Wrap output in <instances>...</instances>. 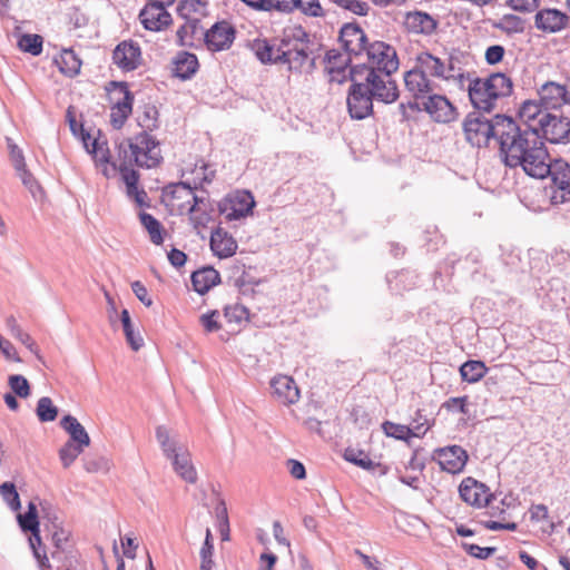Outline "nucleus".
<instances>
[{
	"label": "nucleus",
	"instance_id": "nucleus-22",
	"mask_svg": "<svg viewBox=\"0 0 570 570\" xmlns=\"http://www.w3.org/2000/svg\"><path fill=\"white\" fill-rule=\"evenodd\" d=\"M423 109L436 122L448 124L456 119V108L441 95H431L423 101Z\"/></svg>",
	"mask_w": 570,
	"mask_h": 570
},
{
	"label": "nucleus",
	"instance_id": "nucleus-43",
	"mask_svg": "<svg viewBox=\"0 0 570 570\" xmlns=\"http://www.w3.org/2000/svg\"><path fill=\"white\" fill-rule=\"evenodd\" d=\"M139 219L144 228L147 230L150 242L155 245H161L166 233L161 223L148 213H140Z\"/></svg>",
	"mask_w": 570,
	"mask_h": 570
},
{
	"label": "nucleus",
	"instance_id": "nucleus-62",
	"mask_svg": "<svg viewBox=\"0 0 570 570\" xmlns=\"http://www.w3.org/2000/svg\"><path fill=\"white\" fill-rule=\"evenodd\" d=\"M507 4L514 11L528 13L539 8L540 0H508Z\"/></svg>",
	"mask_w": 570,
	"mask_h": 570
},
{
	"label": "nucleus",
	"instance_id": "nucleus-20",
	"mask_svg": "<svg viewBox=\"0 0 570 570\" xmlns=\"http://www.w3.org/2000/svg\"><path fill=\"white\" fill-rule=\"evenodd\" d=\"M112 60L121 70H135L142 61L141 49L137 42L132 40H125L115 48L112 52Z\"/></svg>",
	"mask_w": 570,
	"mask_h": 570
},
{
	"label": "nucleus",
	"instance_id": "nucleus-48",
	"mask_svg": "<svg viewBox=\"0 0 570 570\" xmlns=\"http://www.w3.org/2000/svg\"><path fill=\"white\" fill-rule=\"evenodd\" d=\"M42 37L39 35H23L20 37L18 41V47L23 52L31 53L32 56H38L42 51Z\"/></svg>",
	"mask_w": 570,
	"mask_h": 570
},
{
	"label": "nucleus",
	"instance_id": "nucleus-26",
	"mask_svg": "<svg viewBox=\"0 0 570 570\" xmlns=\"http://www.w3.org/2000/svg\"><path fill=\"white\" fill-rule=\"evenodd\" d=\"M340 40L348 55L358 56L368 48L366 35L355 23H346L342 27Z\"/></svg>",
	"mask_w": 570,
	"mask_h": 570
},
{
	"label": "nucleus",
	"instance_id": "nucleus-55",
	"mask_svg": "<svg viewBox=\"0 0 570 570\" xmlns=\"http://www.w3.org/2000/svg\"><path fill=\"white\" fill-rule=\"evenodd\" d=\"M8 384L12 392L19 397L26 399L30 395V385L28 380L22 375L9 376Z\"/></svg>",
	"mask_w": 570,
	"mask_h": 570
},
{
	"label": "nucleus",
	"instance_id": "nucleus-63",
	"mask_svg": "<svg viewBox=\"0 0 570 570\" xmlns=\"http://www.w3.org/2000/svg\"><path fill=\"white\" fill-rule=\"evenodd\" d=\"M297 9H301L302 12L309 17H322L324 16V10L318 2V0H309V1H303L301 0V4Z\"/></svg>",
	"mask_w": 570,
	"mask_h": 570
},
{
	"label": "nucleus",
	"instance_id": "nucleus-18",
	"mask_svg": "<svg viewBox=\"0 0 570 570\" xmlns=\"http://www.w3.org/2000/svg\"><path fill=\"white\" fill-rule=\"evenodd\" d=\"M236 30L228 21L216 22L205 33V45L209 51H223L230 48Z\"/></svg>",
	"mask_w": 570,
	"mask_h": 570
},
{
	"label": "nucleus",
	"instance_id": "nucleus-57",
	"mask_svg": "<svg viewBox=\"0 0 570 570\" xmlns=\"http://www.w3.org/2000/svg\"><path fill=\"white\" fill-rule=\"evenodd\" d=\"M497 27L509 32H519L523 30L524 24L521 18L514 14H504Z\"/></svg>",
	"mask_w": 570,
	"mask_h": 570
},
{
	"label": "nucleus",
	"instance_id": "nucleus-14",
	"mask_svg": "<svg viewBox=\"0 0 570 570\" xmlns=\"http://www.w3.org/2000/svg\"><path fill=\"white\" fill-rule=\"evenodd\" d=\"M255 206L253 195L247 190H237L224 198L219 206L227 220H237L252 213Z\"/></svg>",
	"mask_w": 570,
	"mask_h": 570
},
{
	"label": "nucleus",
	"instance_id": "nucleus-19",
	"mask_svg": "<svg viewBox=\"0 0 570 570\" xmlns=\"http://www.w3.org/2000/svg\"><path fill=\"white\" fill-rule=\"evenodd\" d=\"M372 100L373 97L368 92V88L365 83L352 85L348 97L347 107L352 118L363 119L372 112Z\"/></svg>",
	"mask_w": 570,
	"mask_h": 570
},
{
	"label": "nucleus",
	"instance_id": "nucleus-53",
	"mask_svg": "<svg viewBox=\"0 0 570 570\" xmlns=\"http://www.w3.org/2000/svg\"><path fill=\"white\" fill-rule=\"evenodd\" d=\"M248 309L242 304L228 305L224 309V316L229 323H242L248 320Z\"/></svg>",
	"mask_w": 570,
	"mask_h": 570
},
{
	"label": "nucleus",
	"instance_id": "nucleus-8",
	"mask_svg": "<svg viewBox=\"0 0 570 570\" xmlns=\"http://www.w3.org/2000/svg\"><path fill=\"white\" fill-rule=\"evenodd\" d=\"M110 105V125L121 129L132 112L134 96L124 82H111L107 88Z\"/></svg>",
	"mask_w": 570,
	"mask_h": 570
},
{
	"label": "nucleus",
	"instance_id": "nucleus-41",
	"mask_svg": "<svg viewBox=\"0 0 570 570\" xmlns=\"http://www.w3.org/2000/svg\"><path fill=\"white\" fill-rule=\"evenodd\" d=\"M60 424L62 429L70 435V442L81 444L82 446L86 448L89 446V434L75 416H63Z\"/></svg>",
	"mask_w": 570,
	"mask_h": 570
},
{
	"label": "nucleus",
	"instance_id": "nucleus-23",
	"mask_svg": "<svg viewBox=\"0 0 570 570\" xmlns=\"http://www.w3.org/2000/svg\"><path fill=\"white\" fill-rule=\"evenodd\" d=\"M273 397L283 405H291L299 400V389L292 376L278 374L271 381Z\"/></svg>",
	"mask_w": 570,
	"mask_h": 570
},
{
	"label": "nucleus",
	"instance_id": "nucleus-51",
	"mask_svg": "<svg viewBox=\"0 0 570 570\" xmlns=\"http://www.w3.org/2000/svg\"><path fill=\"white\" fill-rule=\"evenodd\" d=\"M200 570H212L214 567V544H213V535L209 529L206 530L205 542L200 549Z\"/></svg>",
	"mask_w": 570,
	"mask_h": 570
},
{
	"label": "nucleus",
	"instance_id": "nucleus-58",
	"mask_svg": "<svg viewBox=\"0 0 570 570\" xmlns=\"http://www.w3.org/2000/svg\"><path fill=\"white\" fill-rule=\"evenodd\" d=\"M462 547L466 553L481 560L488 559L497 551L494 547L483 548L474 543H463Z\"/></svg>",
	"mask_w": 570,
	"mask_h": 570
},
{
	"label": "nucleus",
	"instance_id": "nucleus-44",
	"mask_svg": "<svg viewBox=\"0 0 570 570\" xmlns=\"http://www.w3.org/2000/svg\"><path fill=\"white\" fill-rule=\"evenodd\" d=\"M488 372L487 365L482 361H466L460 366V375L464 382L470 384L482 380Z\"/></svg>",
	"mask_w": 570,
	"mask_h": 570
},
{
	"label": "nucleus",
	"instance_id": "nucleus-49",
	"mask_svg": "<svg viewBox=\"0 0 570 570\" xmlns=\"http://www.w3.org/2000/svg\"><path fill=\"white\" fill-rule=\"evenodd\" d=\"M86 446L75 442H66V444L59 450V458L63 468H69L83 452Z\"/></svg>",
	"mask_w": 570,
	"mask_h": 570
},
{
	"label": "nucleus",
	"instance_id": "nucleus-64",
	"mask_svg": "<svg viewBox=\"0 0 570 570\" xmlns=\"http://www.w3.org/2000/svg\"><path fill=\"white\" fill-rule=\"evenodd\" d=\"M217 318H218V312L213 311L210 313L203 314L200 316L199 321L207 333H213V332H217L220 328V325H219Z\"/></svg>",
	"mask_w": 570,
	"mask_h": 570
},
{
	"label": "nucleus",
	"instance_id": "nucleus-47",
	"mask_svg": "<svg viewBox=\"0 0 570 570\" xmlns=\"http://www.w3.org/2000/svg\"><path fill=\"white\" fill-rule=\"evenodd\" d=\"M344 458L346 461L352 462L365 470H374L377 465L366 452L358 449H346Z\"/></svg>",
	"mask_w": 570,
	"mask_h": 570
},
{
	"label": "nucleus",
	"instance_id": "nucleus-12",
	"mask_svg": "<svg viewBox=\"0 0 570 570\" xmlns=\"http://www.w3.org/2000/svg\"><path fill=\"white\" fill-rule=\"evenodd\" d=\"M538 129V138L542 136L551 144H567L570 141V119L563 115L549 112Z\"/></svg>",
	"mask_w": 570,
	"mask_h": 570
},
{
	"label": "nucleus",
	"instance_id": "nucleus-1",
	"mask_svg": "<svg viewBox=\"0 0 570 570\" xmlns=\"http://www.w3.org/2000/svg\"><path fill=\"white\" fill-rule=\"evenodd\" d=\"M513 88L514 83L510 76L503 72H493L488 77L471 80L468 92L475 109L491 112L500 100L512 95Z\"/></svg>",
	"mask_w": 570,
	"mask_h": 570
},
{
	"label": "nucleus",
	"instance_id": "nucleus-32",
	"mask_svg": "<svg viewBox=\"0 0 570 570\" xmlns=\"http://www.w3.org/2000/svg\"><path fill=\"white\" fill-rule=\"evenodd\" d=\"M404 27L410 33L431 35L436 29V21L425 12L414 11L406 13Z\"/></svg>",
	"mask_w": 570,
	"mask_h": 570
},
{
	"label": "nucleus",
	"instance_id": "nucleus-11",
	"mask_svg": "<svg viewBox=\"0 0 570 570\" xmlns=\"http://www.w3.org/2000/svg\"><path fill=\"white\" fill-rule=\"evenodd\" d=\"M370 71L393 73L399 69V58L394 47L383 41H375L366 49Z\"/></svg>",
	"mask_w": 570,
	"mask_h": 570
},
{
	"label": "nucleus",
	"instance_id": "nucleus-59",
	"mask_svg": "<svg viewBox=\"0 0 570 570\" xmlns=\"http://www.w3.org/2000/svg\"><path fill=\"white\" fill-rule=\"evenodd\" d=\"M51 540L58 549H62L70 538V531L61 527L60 524H51Z\"/></svg>",
	"mask_w": 570,
	"mask_h": 570
},
{
	"label": "nucleus",
	"instance_id": "nucleus-46",
	"mask_svg": "<svg viewBox=\"0 0 570 570\" xmlns=\"http://www.w3.org/2000/svg\"><path fill=\"white\" fill-rule=\"evenodd\" d=\"M120 318L127 343L134 351H138L142 346L144 340L139 334H135L128 309L125 308L121 311Z\"/></svg>",
	"mask_w": 570,
	"mask_h": 570
},
{
	"label": "nucleus",
	"instance_id": "nucleus-27",
	"mask_svg": "<svg viewBox=\"0 0 570 570\" xmlns=\"http://www.w3.org/2000/svg\"><path fill=\"white\" fill-rule=\"evenodd\" d=\"M461 499L473 508L481 509L489 499L490 489L473 478H465L459 487Z\"/></svg>",
	"mask_w": 570,
	"mask_h": 570
},
{
	"label": "nucleus",
	"instance_id": "nucleus-34",
	"mask_svg": "<svg viewBox=\"0 0 570 570\" xmlns=\"http://www.w3.org/2000/svg\"><path fill=\"white\" fill-rule=\"evenodd\" d=\"M404 82L406 89L415 98L424 96L433 90L431 80L416 67L405 73Z\"/></svg>",
	"mask_w": 570,
	"mask_h": 570
},
{
	"label": "nucleus",
	"instance_id": "nucleus-31",
	"mask_svg": "<svg viewBox=\"0 0 570 570\" xmlns=\"http://www.w3.org/2000/svg\"><path fill=\"white\" fill-rule=\"evenodd\" d=\"M493 128L491 121L479 118L469 119L464 122V134L472 145L481 146L488 144L492 137Z\"/></svg>",
	"mask_w": 570,
	"mask_h": 570
},
{
	"label": "nucleus",
	"instance_id": "nucleus-6",
	"mask_svg": "<svg viewBox=\"0 0 570 570\" xmlns=\"http://www.w3.org/2000/svg\"><path fill=\"white\" fill-rule=\"evenodd\" d=\"M491 127L493 128L492 137L498 139L504 160L514 161L518 147L530 138V134L528 131L521 134L517 122L504 115H497L491 121Z\"/></svg>",
	"mask_w": 570,
	"mask_h": 570
},
{
	"label": "nucleus",
	"instance_id": "nucleus-5",
	"mask_svg": "<svg viewBox=\"0 0 570 570\" xmlns=\"http://www.w3.org/2000/svg\"><path fill=\"white\" fill-rule=\"evenodd\" d=\"M156 439L164 454L171 461L175 472L187 483L195 484L198 480L197 471L191 461V454L185 446L178 445L169 435L165 426L156 429Z\"/></svg>",
	"mask_w": 570,
	"mask_h": 570
},
{
	"label": "nucleus",
	"instance_id": "nucleus-38",
	"mask_svg": "<svg viewBox=\"0 0 570 570\" xmlns=\"http://www.w3.org/2000/svg\"><path fill=\"white\" fill-rule=\"evenodd\" d=\"M346 55L338 52L337 50H330L326 52V70L330 73L332 80L342 82L345 79V73L348 68V59Z\"/></svg>",
	"mask_w": 570,
	"mask_h": 570
},
{
	"label": "nucleus",
	"instance_id": "nucleus-9",
	"mask_svg": "<svg viewBox=\"0 0 570 570\" xmlns=\"http://www.w3.org/2000/svg\"><path fill=\"white\" fill-rule=\"evenodd\" d=\"M161 200L171 214H191L197 204V197L187 183L168 185L161 195Z\"/></svg>",
	"mask_w": 570,
	"mask_h": 570
},
{
	"label": "nucleus",
	"instance_id": "nucleus-10",
	"mask_svg": "<svg viewBox=\"0 0 570 570\" xmlns=\"http://www.w3.org/2000/svg\"><path fill=\"white\" fill-rule=\"evenodd\" d=\"M81 140L88 154L92 156L96 167L100 169L106 178L114 177L117 173V164L111 161V154L108 142L100 136H92L81 130Z\"/></svg>",
	"mask_w": 570,
	"mask_h": 570
},
{
	"label": "nucleus",
	"instance_id": "nucleus-28",
	"mask_svg": "<svg viewBox=\"0 0 570 570\" xmlns=\"http://www.w3.org/2000/svg\"><path fill=\"white\" fill-rule=\"evenodd\" d=\"M415 67L430 77L440 79H450L453 77L451 73L452 67L446 66L442 59L428 51H423L416 56Z\"/></svg>",
	"mask_w": 570,
	"mask_h": 570
},
{
	"label": "nucleus",
	"instance_id": "nucleus-61",
	"mask_svg": "<svg viewBox=\"0 0 570 570\" xmlns=\"http://www.w3.org/2000/svg\"><path fill=\"white\" fill-rule=\"evenodd\" d=\"M442 407L448 412H460L462 414H466L468 396L450 397L442 404Z\"/></svg>",
	"mask_w": 570,
	"mask_h": 570
},
{
	"label": "nucleus",
	"instance_id": "nucleus-7",
	"mask_svg": "<svg viewBox=\"0 0 570 570\" xmlns=\"http://www.w3.org/2000/svg\"><path fill=\"white\" fill-rule=\"evenodd\" d=\"M550 183L543 188V195L550 205L557 206L570 200V164L562 159L552 163L549 171Z\"/></svg>",
	"mask_w": 570,
	"mask_h": 570
},
{
	"label": "nucleus",
	"instance_id": "nucleus-15",
	"mask_svg": "<svg viewBox=\"0 0 570 570\" xmlns=\"http://www.w3.org/2000/svg\"><path fill=\"white\" fill-rule=\"evenodd\" d=\"M392 73H377L370 71L366 77V87L373 99L385 104H392L399 98L396 82L391 78Z\"/></svg>",
	"mask_w": 570,
	"mask_h": 570
},
{
	"label": "nucleus",
	"instance_id": "nucleus-39",
	"mask_svg": "<svg viewBox=\"0 0 570 570\" xmlns=\"http://www.w3.org/2000/svg\"><path fill=\"white\" fill-rule=\"evenodd\" d=\"M55 65L63 76L72 78L80 72L82 62L73 50L63 49L55 58Z\"/></svg>",
	"mask_w": 570,
	"mask_h": 570
},
{
	"label": "nucleus",
	"instance_id": "nucleus-36",
	"mask_svg": "<svg viewBox=\"0 0 570 570\" xmlns=\"http://www.w3.org/2000/svg\"><path fill=\"white\" fill-rule=\"evenodd\" d=\"M382 430L390 438L409 442L412 438L423 435L428 431V428H424L423 424H421L412 429L404 424L385 421L382 424Z\"/></svg>",
	"mask_w": 570,
	"mask_h": 570
},
{
	"label": "nucleus",
	"instance_id": "nucleus-54",
	"mask_svg": "<svg viewBox=\"0 0 570 570\" xmlns=\"http://www.w3.org/2000/svg\"><path fill=\"white\" fill-rule=\"evenodd\" d=\"M0 494L9 507L17 511L20 509V499L16 490V485L12 482H4L0 485Z\"/></svg>",
	"mask_w": 570,
	"mask_h": 570
},
{
	"label": "nucleus",
	"instance_id": "nucleus-25",
	"mask_svg": "<svg viewBox=\"0 0 570 570\" xmlns=\"http://www.w3.org/2000/svg\"><path fill=\"white\" fill-rule=\"evenodd\" d=\"M549 111L544 108L543 104L538 99H529L521 104L518 110V118L520 121L529 127L530 134L538 137V129L543 122V117Z\"/></svg>",
	"mask_w": 570,
	"mask_h": 570
},
{
	"label": "nucleus",
	"instance_id": "nucleus-30",
	"mask_svg": "<svg viewBox=\"0 0 570 570\" xmlns=\"http://www.w3.org/2000/svg\"><path fill=\"white\" fill-rule=\"evenodd\" d=\"M237 242L225 229L218 227L210 236V249L219 258L232 257L237 250Z\"/></svg>",
	"mask_w": 570,
	"mask_h": 570
},
{
	"label": "nucleus",
	"instance_id": "nucleus-45",
	"mask_svg": "<svg viewBox=\"0 0 570 570\" xmlns=\"http://www.w3.org/2000/svg\"><path fill=\"white\" fill-rule=\"evenodd\" d=\"M18 520L21 529L23 531H30V538H36L37 542H39L40 530L36 505L29 503L28 511L23 514H19Z\"/></svg>",
	"mask_w": 570,
	"mask_h": 570
},
{
	"label": "nucleus",
	"instance_id": "nucleus-37",
	"mask_svg": "<svg viewBox=\"0 0 570 570\" xmlns=\"http://www.w3.org/2000/svg\"><path fill=\"white\" fill-rule=\"evenodd\" d=\"M208 2L203 0H181L177 12L185 21L197 24L207 14Z\"/></svg>",
	"mask_w": 570,
	"mask_h": 570
},
{
	"label": "nucleus",
	"instance_id": "nucleus-24",
	"mask_svg": "<svg viewBox=\"0 0 570 570\" xmlns=\"http://www.w3.org/2000/svg\"><path fill=\"white\" fill-rule=\"evenodd\" d=\"M534 24L543 32L556 33L567 28L569 17L561 10L544 8L535 13Z\"/></svg>",
	"mask_w": 570,
	"mask_h": 570
},
{
	"label": "nucleus",
	"instance_id": "nucleus-2",
	"mask_svg": "<svg viewBox=\"0 0 570 570\" xmlns=\"http://www.w3.org/2000/svg\"><path fill=\"white\" fill-rule=\"evenodd\" d=\"M117 155L119 165L132 168L134 165L145 168L157 167L161 160L159 142L147 132H139L132 138H127L118 144Z\"/></svg>",
	"mask_w": 570,
	"mask_h": 570
},
{
	"label": "nucleus",
	"instance_id": "nucleus-56",
	"mask_svg": "<svg viewBox=\"0 0 570 570\" xmlns=\"http://www.w3.org/2000/svg\"><path fill=\"white\" fill-rule=\"evenodd\" d=\"M29 543L41 570L50 569L51 566L47 557L46 549L41 542V538L39 537V542H37L36 538H29Z\"/></svg>",
	"mask_w": 570,
	"mask_h": 570
},
{
	"label": "nucleus",
	"instance_id": "nucleus-35",
	"mask_svg": "<svg viewBox=\"0 0 570 570\" xmlns=\"http://www.w3.org/2000/svg\"><path fill=\"white\" fill-rule=\"evenodd\" d=\"M220 283L219 273L213 267H203L191 274L194 289L204 295Z\"/></svg>",
	"mask_w": 570,
	"mask_h": 570
},
{
	"label": "nucleus",
	"instance_id": "nucleus-17",
	"mask_svg": "<svg viewBox=\"0 0 570 570\" xmlns=\"http://www.w3.org/2000/svg\"><path fill=\"white\" fill-rule=\"evenodd\" d=\"M432 459L442 471L451 474L461 473L466 465L468 452L460 445H449L433 451Z\"/></svg>",
	"mask_w": 570,
	"mask_h": 570
},
{
	"label": "nucleus",
	"instance_id": "nucleus-40",
	"mask_svg": "<svg viewBox=\"0 0 570 570\" xmlns=\"http://www.w3.org/2000/svg\"><path fill=\"white\" fill-rule=\"evenodd\" d=\"M198 66L196 55L181 51L174 59V75L181 79H188L197 71Z\"/></svg>",
	"mask_w": 570,
	"mask_h": 570
},
{
	"label": "nucleus",
	"instance_id": "nucleus-29",
	"mask_svg": "<svg viewBox=\"0 0 570 570\" xmlns=\"http://www.w3.org/2000/svg\"><path fill=\"white\" fill-rule=\"evenodd\" d=\"M546 109H557L566 105L567 87L556 81H547L537 90Z\"/></svg>",
	"mask_w": 570,
	"mask_h": 570
},
{
	"label": "nucleus",
	"instance_id": "nucleus-50",
	"mask_svg": "<svg viewBox=\"0 0 570 570\" xmlns=\"http://www.w3.org/2000/svg\"><path fill=\"white\" fill-rule=\"evenodd\" d=\"M158 112L154 107H146L141 114L137 116L138 126L141 132H151L158 128Z\"/></svg>",
	"mask_w": 570,
	"mask_h": 570
},
{
	"label": "nucleus",
	"instance_id": "nucleus-52",
	"mask_svg": "<svg viewBox=\"0 0 570 570\" xmlns=\"http://www.w3.org/2000/svg\"><path fill=\"white\" fill-rule=\"evenodd\" d=\"M37 415L41 422L53 421L58 415V410L50 397L43 396L38 401Z\"/></svg>",
	"mask_w": 570,
	"mask_h": 570
},
{
	"label": "nucleus",
	"instance_id": "nucleus-42",
	"mask_svg": "<svg viewBox=\"0 0 570 570\" xmlns=\"http://www.w3.org/2000/svg\"><path fill=\"white\" fill-rule=\"evenodd\" d=\"M252 48L256 57L264 63L274 62L281 63L282 52L281 43L276 47L269 43L266 39L254 40Z\"/></svg>",
	"mask_w": 570,
	"mask_h": 570
},
{
	"label": "nucleus",
	"instance_id": "nucleus-21",
	"mask_svg": "<svg viewBox=\"0 0 570 570\" xmlns=\"http://www.w3.org/2000/svg\"><path fill=\"white\" fill-rule=\"evenodd\" d=\"M139 21L146 30L160 32L171 26L173 18L167 11V8L155 4H145L139 12Z\"/></svg>",
	"mask_w": 570,
	"mask_h": 570
},
{
	"label": "nucleus",
	"instance_id": "nucleus-3",
	"mask_svg": "<svg viewBox=\"0 0 570 570\" xmlns=\"http://www.w3.org/2000/svg\"><path fill=\"white\" fill-rule=\"evenodd\" d=\"M515 160H504L509 167L521 166L524 173L534 178H544L551 171L552 163L542 141L530 134V138L518 147Z\"/></svg>",
	"mask_w": 570,
	"mask_h": 570
},
{
	"label": "nucleus",
	"instance_id": "nucleus-60",
	"mask_svg": "<svg viewBox=\"0 0 570 570\" xmlns=\"http://www.w3.org/2000/svg\"><path fill=\"white\" fill-rule=\"evenodd\" d=\"M301 0H268L267 11L292 12L298 8Z\"/></svg>",
	"mask_w": 570,
	"mask_h": 570
},
{
	"label": "nucleus",
	"instance_id": "nucleus-4",
	"mask_svg": "<svg viewBox=\"0 0 570 570\" xmlns=\"http://www.w3.org/2000/svg\"><path fill=\"white\" fill-rule=\"evenodd\" d=\"M281 63L287 65L289 70L297 72L308 71L314 65L308 52V35L301 28H294L281 41Z\"/></svg>",
	"mask_w": 570,
	"mask_h": 570
},
{
	"label": "nucleus",
	"instance_id": "nucleus-33",
	"mask_svg": "<svg viewBox=\"0 0 570 570\" xmlns=\"http://www.w3.org/2000/svg\"><path fill=\"white\" fill-rule=\"evenodd\" d=\"M117 171L120 173L121 179L126 185L128 197L132 198L137 205L145 206L147 193L138 188L139 174L134 168L126 166L117 167Z\"/></svg>",
	"mask_w": 570,
	"mask_h": 570
},
{
	"label": "nucleus",
	"instance_id": "nucleus-13",
	"mask_svg": "<svg viewBox=\"0 0 570 570\" xmlns=\"http://www.w3.org/2000/svg\"><path fill=\"white\" fill-rule=\"evenodd\" d=\"M180 174L181 177L186 178L187 184H193L195 187H198L206 183H212L215 178L216 170L203 158L188 155L181 161Z\"/></svg>",
	"mask_w": 570,
	"mask_h": 570
},
{
	"label": "nucleus",
	"instance_id": "nucleus-16",
	"mask_svg": "<svg viewBox=\"0 0 570 570\" xmlns=\"http://www.w3.org/2000/svg\"><path fill=\"white\" fill-rule=\"evenodd\" d=\"M489 499L484 501V504H482L481 509L485 510V514L490 518H494L498 520H485L482 521V525L491 531H498V530H509L514 531L517 530L518 525L515 522H504V514L508 509V504L504 502L503 499L499 498L494 493H490Z\"/></svg>",
	"mask_w": 570,
	"mask_h": 570
}]
</instances>
